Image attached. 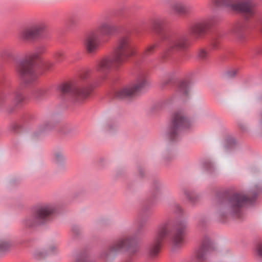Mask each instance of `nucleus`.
Listing matches in <instances>:
<instances>
[{
    "instance_id": "f257e3e1",
    "label": "nucleus",
    "mask_w": 262,
    "mask_h": 262,
    "mask_svg": "<svg viewBox=\"0 0 262 262\" xmlns=\"http://www.w3.org/2000/svg\"><path fill=\"white\" fill-rule=\"evenodd\" d=\"M256 196V194L250 196L242 192L233 193L219 205L215 212L216 216L221 219L232 216L239 217L242 208L247 204L251 203Z\"/></svg>"
},
{
    "instance_id": "f03ea898",
    "label": "nucleus",
    "mask_w": 262,
    "mask_h": 262,
    "mask_svg": "<svg viewBox=\"0 0 262 262\" xmlns=\"http://www.w3.org/2000/svg\"><path fill=\"white\" fill-rule=\"evenodd\" d=\"M56 211L57 207L54 204L41 205L36 209L33 215L25 218L23 223L27 228L45 224L51 220Z\"/></svg>"
},
{
    "instance_id": "7ed1b4c3",
    "label": "nucleus",
    "mask_w": 262,
    "mask_h": 262,
    "mask_svg": "<svg viewBox=\"0 0 262 262\" xmlns=\"http://www.w3.org/2000/svg\"><path fill=\"white\" fill-rule=\"evenodd\" d=\"M38 56V54L36 52L29 54L16 64V72L26 83H31L35 81L38 77L35 72L34 64L35 60Z\"/></svg>"
},
{
    "instance_id": "20e7f679",
    "label": "nucleus",
    "mask_w": 262,
    "mask_h": 262,
    "mask_svg": "<svg viewBox=\"0 0 262 262\" xmlns=\"http://www.w3.org/2000/svg\"><path fill=\"white\" fill-rule=\"evenodd\" d=\"M149 84L146 74H139L135 82L125 85L116 92V97L119 99H124L135 96L141 90L148 86Z\"/></svg>"
},
{
    "instance_id": "39448f33",
    "label": "nucleus",
    "mask_w": 262,
    "mask_h": 262,
    "mask_svg": "<svg viewBox=\"0 0 262 262\" xmlns=\"http://www.w3.org/2000/svg\"><path fill=\"white\" fill-rule=\"evenodd\" d=\"M191 125V121L186 118L182 113L177 112L172 117L165 134L166 137L171 141H176L180 137L182 128H188Z\"/></svg>"
},
{
    "instance_id": "423d86ee",
    "label": "nucleus",
    "mask_w": 262,
    "mask_h": 262,
    "mask_svg": "<svg viewBox=\"0 0 262 262\" xmlns=\"http://www.w3.org/2000/svg\"><path fill=\"white\" fill-rule=\"evenodd\" d=\"M169 233V222L166 221L158 226L156 234L148 247V253L151 257H155L159 253L164 240Z\"/></svg>"
},
{
    "instance_id": "0eeeda50",
    "label": "nucleus",
    "mask_w": 262,
    "mask_h": 262,
    "mask_svg": "<svg viewBox=\"0 0 262 262\" xmlns=\"http://www.w3.org/2000/svg\"><path fill=\"white\" fill-rule=\"evenodd\" d=\"M114 53L123 63L135 54L132 39L129 35H125L119 38Z\"/></svg>"
},
{
    "instance_id": "6e6552de",
    "label": "nucleus",
    "mask_w": 262,
    "mask_h": 262,
    "mask_svg": "<svg viewBox=\"0 0 262 262\" xmlns=\"http://www.w3.org/2000/svg\"><path fill=\"white\" fill-rule=\"evenodd\" d=\"M60 90L64 94L71 93L74 100L80 103L89 97L92 91V86L88 83L80 85L65 83L61 86Z\"/></svg>"
},
{
    "instance_id": "1a4fd4ad",
    "label": "nucleus",
    "mask_w": 262,
    "mask_h": 262,
    "mask_svg": "<svg viewBox=\"0 0 262 262\" xmlns=\"http://www.w3.org/2000/svg\"><path fill=\"white\" fill-rule=\"evenodd\" d=\"M134 241L135 237L133 236H127L118 239L108 247V254H116L123 250L128 251L132 255L135 254L138 249L136 247H132ZM104 254V256H107V254Z\"/></svg>"
},
{
    "instance_id": "9d476101",
    "label": "nucleus",
    "mask_w": 262,
    "mask_h": 262,
    "mask_svg": "<svg viewBox=\"0 0 262 262\" xmlns=\"http://www.w3.org/2000/svg\"><path fill=\"white\" fill-rule=\"evenodd\" d=\"M123 63L114 53L101 57L96 62V70L100 73H105L112 69H117Z\"/></svg>"
},
{
    "instance_id": "9b49d317",
    "label": "nucleus",
    "mask_w": 262,
    "mask_h": 262,
    "mask_svg": "<svg viewBox=\"0 0 262 262\" xmlns=\"http://www.w3.org/2000/svg\"><path fill=\"white\" fill-rule=\"evenodd\" d=\"M223 5L229 8L231 10L243 13L245 17H249L254 14V7L252 3L249 1L233 2L231 0H221Z\"/></svg>"
},
{
    "instance_id": "f8f14e48",
    "label": "nucleus",
    "mask_w": 262,
    "mask_h": 262,
    "mask_svg": "<svg viewBox=\"0 0 262 262\" xmlns=\"http://www.w3.org/2000/svg\"><path fill=\"white\" fill-rule=\"evenodd\" d=\"M187 227V224L185 221H181L178 223L176 230L171 237L173 247L179 248L183 245Z\"/></svg>"
},
{
    "instance_id": "ddd939ff",
    "label": "nucleus",
    "mask_w": 262,
    "mask_h": 262,
    "mask_svg": "<svg viewBox=\"0 0 262 262\" xmlns=\"http://www.w3.org/2000/svg\"><path fill=\"white\" fill-rule=\"evenodd\" d=\"M42 24L37 25L23 29L19 34V37L23 40H30L38 37L45 29Z\"/></svg>"
},
{
    "instance_id": "4468645a",
    "label": "nucleus",
    "mask_w": 262,
    "mask_h": 262,
    "mask_svg": "<svg viewBox=\"0 0 262 262\" xmlns=\"http://www.w3.org/2000/svg\"><path fill=\"white\" fill-rule=\"evenodd\" d=\"M100 41L96 32H92L85 37L83 46L87 53L94 54L99 49Z\"/></svg>"
},
{
    "instance_id": "2eb2a0df",
    "label": "nucleus",
    "mask_w": 262,
    "mask_h": 262,
    "mask_svg": "<svg viewBox=\"0 0 262 262\" xmlns=\"http://www.w3.org/2000/svg\"><path fill=\"white\" fill-rule=\"evenodd\" d=\"M187 46L186 39L180 37L172 39L169 43L167 49L165 52L166 56L170 55L176 52L183 50Z\"/></svg>"
},
{
    "instance_id": "dca6fc26",
    "label": "nucleus",
    "mask_w": 262,
    "mask_h": 262,
    "mask_svg": "<svg viewBox=\"0 0 262 262\" xmlns=\"http://www.w3.org/2000/svg\"><path fill=\"white\" fill-rule=\"evenodd\" d=\"M210 26L211 23L209 20L196 23L191 26L190 28V34L195 37H200L206 32Z\"/></svg>"
},
{
    "instance_id": "f3484780",
    "label": "nucleus",
    "mask_w": 262,
    "mask_h": 262,
    "mask_svg": "<svg viewBox=\"0 0 262 262\" xmlns=\"http://www.w3.org/2000/svg\"><path fill=\"white\" fill-rule=\"evenodd\" d=\"M212 249V245L210 241L204 242L202 246L196 250L194 256L198 261L204 260L207 254Z\"/></svg>"
},
{
    "instance_id": "a211bd4d",
    "label": "nucleus",
    "mask_w": 262,
    "mask_h": 262,
    "mask_svg": "<svg viewBox=\"0 0 262 262\" xmlns=\"http://www.w3.org/2000/svg\"><path fill=\"white\" fill-rule=\"evenodd\" d=\"M99 30L103 35L110 36L116 32L117 28L110 22H103L99 26Z\"/></svg>"
},
{
    "instance_id": "6ab92c4d",
    "label": "nucleus",
    "mask_w": 262,
    "mask_h": 262,
    "mask_svg": "<svg viewBox=\"0 0 262 262\" xmlns=\"http://www.w3.org/2000/svg\"><path fill=\"white\" fill-rule=\"evenodd\" d=\"M191 83L188 81H182L180 83L177 93L183 99H186L190 95Z\"/></svg>"
},
{
    "instance_id": "aec40b11",
    "label": "nucleus",
    "mask_w": 262,
    "mask_h": 262,
    "mask_svg": "<svg viewBox=\"0 0 262 262\" xmlns=\"http://www.w3.org/2000/svg\"><path fill=\"white\" fill-rule=\"evenodd\" d=\"M57 250V246L55 244H51L46 249L45 251H36L34 253V257L37 259L42 258L43 254L46 253L47 254H51L55 252Z\"/></svg>"
},
{
    "instance_id": "412c9836",
    "label": "nucleus",
    "mask_w": 262,
    "mask_h": 262,
    "mask_svg": "<svg viewBox=\"0 0 262 262\" xmlns=\"http://www.w3.org/2000/svg\"><path fill=\"white\" fill-rule=\"evenodd\" d=\"M53 161L58 167L63 166L66 162V157L63 152L60 150L55 151L54 153Z\"/></svg>"
},
{
    "instance_id": "4be33fe9",
    "label": "nucleus",
    "mask_w": 262,
    "mask_h": 262,
    "mask_svg": "<svg viewBox=\"0 0 262 262\" xmlns=\"http://www.w3.org/2000/svg\"><path fill=\"white\" fill-rule=\"evenodd\" d=\"M171 8L173 11L180 14L185 13L187 11V7L185 5L180 2L173 3L171 6Z\"/></svg>"
},
{
    "instance_id": "5701e85b",
    "label": "nucleus",
    "mask_w": 262,
    "mask_h": 262,
    "mask_svg": "<svg viewBox=\"0 0 262 262\" xmlns=\"http://www.w3.org/2000/svg\"><path fill=\"white\" fill-rule=\"evenodd\" d=\"M12 245V242L8 238L0 239V251H4L8 250Z\"/></svg>"
},
{
    "instance_id": "b1692460",
    "label": "nucleus",
    "mask_w": 262,
    "mask_h": 262,
    "mask_svg": "<svg viewBox=\"0 0 262 262\" xmlns=\"http://www.w3.org/2000/svg\"><path fill=\"white\" fill-rule=\"evenodd\" d=\"M245 26L242 24H237L232 29L233 33L237 35H240L245 30Z\"/></svg>"
},
{
    "instance_id": "393cba45",
    "label": "nucleus",
    "mask_w": 262,
    "mask_h": 262,
    "mask_svg": "<svg viewBox=\"0 0 262 262\" xmlns=\"http://www.w3.org/2000/svg\"><path fill=\"white\" fill-rule=\"evenodd\" d=\"M157 47L156 44H152L148 46L144 51V55L145 56H148L152 54Z\"/></svg>"
},
{
    "instance_id": "a878e982",
    "label": "nucleus",
    "mask_w": 262,
    "mask_h": 262,
    "mask_svg": "<svg viewBox=\"0 0 262 262\" xmlns=\"http://www.w3.org/2000/svg\"><path fill=\"white\" fill-rule=\"evenodd\" d=\"M2 56L4 58H11L14 56V52L10 49H7L3 51L2 53Z\"/></svg>"
},
{
    "instance_id": "bb28decb",
    "label": "nucleus",
    "mask_w": 262,
    "mask_h": 262,
    "mask_svg": "<svg viewBox=\"0 0 262 262\" xmlns=\"http://www.w3.org/2000/svg\"><path fill=\"white\" fill-rule=\"evenodd\" d=\"M164 24V22L163 20H157L154 23V28L158 32H160V31L163 28Z\"/></svg>"
},
{
    "instance_id": "cd10ccee",
    "label": "nucleus",
    "mask_w": 262,
    "mask_h": 262,
    "mask_svg": "<svg viewBox=\"0 0 262 262\" xmlns=\"http://www.w3.org/2000/svg\"><path fill=\"white\" fill-rule=\"evenodd\" d=\"M256 255L259 257L262 258V242L258 243L255 249Z\"/></svg>"
},
{
    "instance_id": "c85d7f7f",
    "label": "nucleus",
    "mask_w": 262,
    "mask_h": 262,
    "mask_svg": "<svg viewBox=\"0 0 262 262\" xmlns=\"http://www.w3.org/2000/svg\"><path fill=\"white\" fill-rule=\"evenodd\" d=\"M208 55V52L205 49H200L198 52V56L201 59H206Z\"/></svg>"
},
{
    "instance_id": "c756f323",
    "label": "nucleus",
    "mask_w": 262,
    "mask_h": 262,
    "mask_svg": "<svg viewBox=\"0 0 262 262\" xmlns=\"http://www.w3.org/2000/svg\"><path fill=\"white\" fill-rule=\"evenodd\" d=\"M54 57L56 60L60 61L64 58V53L63 51H58L54 53Z\"/></svg>"
},
{
    "instance_id": "7c9ffc66",
    "label": "nucleus",
    "mask_w": 262,
    "mask_h": 262,
    "mask_svg": "<svg viewBox=\"0 0 262 262\" xmlns=\"http://www.w3.org/2000/svg\"><path fill=\"white\" fill-rule=\"evenodd\" d=\"M46 93V91L43 89H39L36 90L34 96L36 98H39L43 96Z\"/></svg>"
},
{
    "instance_id": "2f4dec72",
    "label": "nucleus",
    "mask_w": 262,
    "mask_h": 262,
    "mask_svg": "<svg viewBox=\"0 0 262 262\" xmlns=\"http://www.w3.org/2000/svg\"><path fill=\"white\" fill-rule=\"evenodd\" d=\"M24 100V97L21 93H16L15 94L14 101L17 104H19L23 102Z\"/></svg>"
},
{
    "instance_id": "473e14b6",
    "label": "nucleus",
    "mask_w": 262,
    "mask_h": 262,
    "mask_svg": "<svg viewBox=\"0 0 262 262\" xmlns=\"http://www.w3.org/2000/svg\"><path fill=\"white\" fill-rule=\"evenodd\" d=\"M89 73L90 72L88 70L83 71L80 74V78L82 80H84L89 76Z\"/></svg>"
},
{
    "instance_id": "72a5a7b5",
    "label": "nucleus",
    "mask_w": 262,
    "mask_h": 262,
    "mask_svg": "<svg viewBox=\"0 0 262 262\" xmlns=\"http://www.w3.org/2000/svg\"><path fill=\"white\" fill-rule=\"evenodd\" d=\"M238 72V70L236 69H232L229 71L227 73L229 76H235Z\"/></svg>"
},
{
    "instance_id": "f704fd0d",
    "label": "nucleus",
    "mask_w": 262,
    "mask_h": 262,
    "mask_svg": "<svg viewBox=\"0 0 262 262\" xmlns=\"http://www.w3.org/2000/svg\"><path fill=\"white\" fill-rule=\"evenodd\" d=\"M212 167H213V164L210 162H208L206 163V168L209 170H211Z\"/></svg>"
},
{
    "instance_id": "c9c22d12",
    "label": "nucleus",
    "mask_w": 262,
    "mask_h": 262,
    "mask_svg": "<svg viewBox=\"0 0 262 262\" xmlns=\"http://www.w3.org/2000/svg\"><path fill=\"white\" fill-rule=\"evenodd\" d=\"M259 30L262 33V22L260 23V26H259Z\"/></svg>"
},
{
    "instance_id": "e433bc0d",
    "label": "nucleus",
    "mask_w": 262,
    "mask_h": 262,
    "mask_svg": "<svg viewBox=\"0 0 262 262\" xmlns=\"http://www.w3.org/2000/svg\"><path fill=\"white\" fill-rule=\"evenodd\" d=\"M4 100L3 98H0V103H2L3 102Z\"/></svg>"
},
{
    "instance_id": "4c0bfd02",
    "label": "nucleus",
    "mask_w": 262,
    "mask_h": 262,
    "mask_svg": "<svg viewBox=\"0 0 262 262\" xmlns=\"http://www.w3.org/2000/svg\"><path fill=\"white\" fill-rule=\"evenodd\" d=\"M178 208L179 209L180 212L181 211H182L181 208L180 206H178Z\"/></svg>"
}]
</instances>
